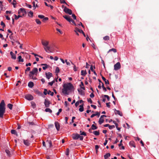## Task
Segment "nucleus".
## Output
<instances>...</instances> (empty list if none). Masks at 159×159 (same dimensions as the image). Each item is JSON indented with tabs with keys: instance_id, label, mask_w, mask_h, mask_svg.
<instances>
[{
	"instance_id": "1",
	"label": "nucleus",
	"mask_w": 159,
	"mask_h": 159,
	"mask_svg": "<svg viewBox=\"0 0 159 159\" xmlns=\"http://www.w3.org/2000/svg\"><path fill=\"white\" fill-rule=\"evenodd\" d=\"M63 88L62 90V92L63 94L66 95L69 94L74 89L73 84L70 83H66L63 84Z\"/></svg>"
},
{
	"instance_id": "2",
	"label": "nucleus",
	"mask_w": 159,
	"mask_h": 159,
	"mask_svg": "<svg viewBox=\"0 0 159 159\" xmlns=\"http://www.w3.org/2000/svg\"><path fill=\"white\" fill-rule=\"evenodd\" d=\"M41 43L43 46L44 50L48 53L53 52V51L49 46V42L46 39H43L41 40Z\"/></svg>"
},
{
	"instance_id": "3",
	"label": "nucleus",
	"mask_w": 159,
	"mask_h": 159,
	"mask_svg": "<svg viewBox=\"0 0 159 159\" xmlns=\"http://www.w3.org/2000/svg\"><path fill=\"white\" fill-rule=\"evenodd\" d=\"M5 110V104L4 101L2 100L0 103V118H3Z\"/></svg>"
},
{
	"instance_id": "4",
	"label": "nucleus",
	"mask_w": 159,
	"mask_h": 159,
	"mask_svg": "<svg viewBox=\"0 0 159 159\" xmlns=\"http://www.w3.org/2000/svg\"><path fill=\"white\" fill-rule=\"evenodd\" d=\"M38 69L37 68H34L32 71L30 72L29 74V76L33 80L37 79L34 76V75L38 72Z\"/></svg>"
},
{
	"instance_id": "5",
	"label": "nucleus",
	"mask_w": 159,
	"mask_h": 159,
	"mask_svg": "<svg viewBox=\"0 0 159 159\" xmlns=\"http://www.w3.org/2000/svg\"><path fill=\"white\" fill-rule=\"evenodd\" d=\"M72 138L74 140H77L80 139V140H83V137L82 136L77 133L73 134H72Z\"/></svg>"
},
{
	"instance_id": "6",
	"label": "nucleus",
	"mask_w": 159,
	"mask_h": 159,
	"mask_svg": "<svg viewBox=\"0 0 159 159\" xmlns=\"http://www.w3.org/2000/svg\"><path fill=\"white\" fill-rule=\"evenodd\" d=\"M18 13L20 17H22L26 15V11L24 8H21L18 11Z\"/></svg>"
},
{
	"instance_id": "7",
	"label": "nucleus",
	"mask_w": 159,
	"mask_h": 159,
	"mask_svg": "<svg viewBox=\"0 0 159 159\" xmlns=\"http://www.w3.org/2000/svg\"><path fill=\"white\" fill-rule=\"evenodd\" d=\"M104 117H106L105 115H103L101 116L98 120V123L100 125L102 124L104 121Z\"/></svg>"
},
{
	"instance_id": "8",
	"label": "nucleus",
	"mask_w": 159,
	"mask_h": 159,
	"mask_svg": "<svg viewBox=\"0 0 159 159\" xmlns=\"http://www.w3.org/2000/svg\"><path fill=\"white\" fill-rule=\"evenodd\" d=\"M121 67L120 63L119 62H117L114 65V70H119Z\"/></svg>"
},
{
	"instance_id": "9",
	"label": "nucleus",
	"mask_w": 159,
	"mask_h": 159,
	"mask_svg": "<svg viewBox=\"0 0 159 159\" xmlns=\"http://www.w3.org/2000/svg\"><path fill=\"white\" fill-rule=\"evenodd\" d=\"M25 98L28 100H32L33 99V96L30 94H27L25 96Z\"/></svg>"
},
{
	"instance_id": "10",
	"label": "nucleus",
	"mask_w": 159,
	"mask_h": 159,
	"mask_svg": "<svg viewBox=\"0 0 159 159\" xmlns=\"http://www.w3.org/2000/svg\"><path fill=\"white\" fill-rule=\"evenodd\" d=\"M64 11L65 12L69 14V15L72 14V11L70 9L66 7H65L64 8Z\"/></svg>"
},
{
	"instance_id": "11",
	"label": "nucleus",
	"mask_w": 159,
	"mask_h": 159,
	"mask_svg": "<svg viewBox=\"0 0 159 159\" xmlns=\"http://www.w3.org/2000/svg\"><path fill=\"white\" fill-rule=\"evenodd\" d=\"M85 90H84L82 89H78V91L79 93L82 95H85Z\"/></svg>"
},
{
	"instance_id": "12",
	"label": "nucleus",
	"mask_w": 159,
	"mask_h": 159,
	"mask_svg": "<svg viewBox=\"0 0 159 159\" xmlns=\"http://www.w3.org/2000/svg\"><path fill=\"white\" fill-rule=\"evenodd\" d=\"M74 31L75 32H79L80 33H82L84 35V33L83 31L82 30L79 29L78 28H75Z\"/></svg>"
},
{
	"instance_id": "13",
	"label": "nucleus",
	"mask_w": 159,
	"mask_h": 159,
	"mask_svg": "<svg viewBox=\"0 0 159 159\" xmlns=\"http://www.w3.org/2000/svg\"><path fill=\"white\" fill-rule=\"evenodd\" d=\"M55 125L57 130L59 131L60 129V125L59 123L57 122H55Z\"/></svg>"
},
{
	"instance_id": "14",
	"label": "nucleus",
	"mask_w": 159,
	"mask_h": 159,
	"mask_svg": "<svg viewBox=\"0 0 159 159\" xmlns=\"http://www.w3.org/2000/svg\"><path fill=\"white\" fill-rule=\"evenodd\" d=\"M44 103L46 107H49L50 102L49 101L45 99Z\"/></svg>"
},
{
	"instance_id": "15",
	"label": "nucleus",
	"mask_w": 159,
	"mask_h": 159,
	"mask_svg": "<svg viewBox=\"0 0 159 159\" xmlns=\"http://www.w3.org/2000/svg\"><path fill=\"white\" fill-rule=\"evenodd\" d=\"M129 145L131 147H136V146L134 142L133 141H130L129 143Z\"/></svg>"
},
{
	"instance_id": "16",
	"label": "nucleus",
	"mask_w": 159,
	"mask_h": 159,
	"mask_svg": "<svg viewBox=\"0 0 159 159\" xmlns=\"http://www.w3.org/2000/svg\"><path fill=\"white\" fill-rule=\"evenodd\" d=\"M46 78L49 79L52 76V73L50 72L48 73H46Z\"/></svg>"
},
{
	"instance_id": "17",
	"label": "nucleus",
	"mask_w": 159,
	"mask_h": 159,
	"mask_svg": "<svg viewBox=\"0 0 159 159\" xmlns=\"http://www.w3.org/2000/svg\"><path fill=\"white\" fill-rule=\"evenodd\" d=\"M63 17L68 21L70 22V20H71V18H70V17L66 15L64 16Z\"/></svg>"
},
{
	"instance_id": "18",
	"label": "nucleus",
	"mask_w": 159,
	"mask_h": 159,
	"mask_svg": "<svg viewBox=\"0 0 159 159\" xmlns=\"http://www.w3.org/2000/svg\"><path fill=\"white\" fill-rule=\"evenodd\" d=\"M104 98H106L108 101L109 100L110 98L109 97V96L107 95H104L102 100L103 102H105L106 101V99Z\"/></svg>"
},
{
	"instance_id": "19",
	"label": "nucleus",
	"mask_w": 159,
	"mask_h": 159,
	"mask_svg": "<svg viewBox=\"0 0 159 159\" xmlns=\"http://www.w3.org/2000/svg\"><path fill=\"white\" fill-rule=\"evenodd\" d=\"M10 54L11 56V58L13 59H16V55L12 52H10Z\"/></svg>"
},
{
	"instance_id": "20",
	"label": "nucleus",
	"mask_w": 159,
	"mask_h": 159,
	"mask_svg": "<svg viewBox=\"0 0 159 159\" xmlns=\"http://www.w3.org/2000/svg\"><path fill=\"white\" fill-rule=\"evenodd\" d=\"M80 108L79 109V111L80 112H82L84 110V104L83 103L80 106Z\"/></svg>"
},
{
	"instance_id": "21",
	"label": "nucleus",
	"mask_w": 159,
	"mask_h": 159,
	"mask_svg": "<svg viewBox=\"0 0 159 159\" xmlns=\"http://www.w3.org/2000/svg\"><path fill=\"white\" fill-rule=\"evenodd\" d=\"M87 74L86 70H82L81 71V75L83 76H85Z\"/></svg>"
},
{
	"instance_id": "22",
	"label": "nucleus",
	"mask_w": 159,
	"mask_h": 159,
	"mask_svg": "<svg viewBox=\"0 0 159 159\" xmlns=\"http://www.w3.org/2000/svg\"><path fill=\"white\" fill-rule=\"evenodd\" d=\"M41 65L43 66V70H46L48 67V65L47 64H41Z\"/></svg>"
},
{
	"instance_id": "23",
	"label": "nucleus",
	"mask_w": 159,
	"mask_h": 159,
	"mask_svg": "<svg viewBox=\"0 0 159 159\" xmlns=\"http://www.w3.org/2000/svg\"><path fill=\"white\" fill-rule=\"evenodd\" d=\"M34 86V83L32 82H30L28 84V86L30 88H32Z\"/></svg>"
},
{
	"instance_id": "24",
	"label": "nucleus",
	"mask_w": 159,
	"mask_h": 159,
	"mask_svg": "<svg viewBox=\"0 0 159 159\" xmlns=\"http://www.w3.org/2000/svg\"><path fill=\"white\" fill-rule=\"evenodd\" d=\"M102 79L105 82V84L107 85L109 84V81L107 80L104 77L102 76Z\"/></svg>"
},
{
	"instance_id": "25",
	"label": "nucleus",
	"mask_w": 159,
	"mask_h": 159,
	"mask_svg": "<svg viewBox=\"0 0 159 159\" xmlns=\"http://www.w3.org/2000/svg\"><path fill=\"white\" fill-rule=\"evenodd\" d=\"M80 89H82L84 90H85V88L84 86V84L83 82H81L80 84Z\"/></svg>"
},
{
	"instance_id": "26",
	"label": "nucleus",
	"mask_w": 159,
	"mask_h": 159,
	"mask_svg": "<svg viewBox=\"0 0 159 159\" xmlns=\"http://www.w3.org/2000/svg\"><path fill=\"white\" fill-rule=\"evenodd\" d=\"M24 143L26 146H29L30 144L29 141L28 140H24Z\"/></svg>"
},
{
	"instance_id": "27",
	"label": "nucleus",
	"mask_w": 159,
	"mask_h": 159,
	"mask_svg": "<svg viewBox=\"0 0 159 159\" xmlns=\"http://www.w3.org/2000/svg\"><path fill=\"white\" fill-rule=\"evenodd\" d=\"M18 61L20 62H23L24 61V59L22 58L21 56H19L18 57Z\"/></svg>"
},
{
	"instance_id": "28",
	"label": "nucleus",
	"mask_w": 159,
	"mask_h": 159,
	"mask_svg": "<svg viewBox=\"0 0 159 159\" xmlns=\"http://www.w3.org/2000/svg\"><path fill=\"white\" fill-rule=\"evenodd\" d=\"M103 39L105 41H108L110 39V37L107 35L106 36L103 38Z\"/></svg>"
},
{
	"instance_id": "29",
	"label": "nucleus",
	"mask_w": 159,
	"mask_h": 159,
	"mask_svg": "<svg viewBox=\"0 0 159 159\" xmlns=\"http://www.w3.org/2000/svg\"><path fill=\"white\" fill-rule=\"evenodd\" d=\"M111 155L109 153H108L104 156V157L105 159H107Z\"/></svg>"
},
{
	"instance_id": "30",
	"label": "nucleus",
	"mask_w": 159,
	"mask_h": 159,
	"mask_svg": "<svg viewBox=\"0 0 159 159\" xmlns=\"http://www.w3.org/2000/svg\"><path fill=\"white\" fill-rule=\"evenodd\" d=\"M115 113L121 116H122V112H120L119 111L116 110Z\"/></svg>"
},
{
	"instance_id": "31",
	"label": "nucleus",
	"mask_w": 159,
	"mask_h": 159,
	"mask_svg": "<svg viewBox=\"0 0 159 159\" xmlns=\"http://www.w3.org/2000/svg\"><path fill=\"white\" fill-rule=\"evenodd\" d=\"M35 21L36 23L39 25H40L41 24V22L39 20V19H35Z\"/></svg>"
},
{
	"instance_id": "32",
	"label": "nucleus",
	"mask_w": 159,
	"mask_h": 159,
	"mask_svg": "<svg viewBox=\"0 0 159 159\" xmlns=\"http://www.w3.org/2000/svg\"><path fill=\"white\" fill-rule=\"evenodd\" d=\"M112 51H113L114 52H117V50H116V49L114 48H112L111 49H110L109 50V51H108V52H109Z\"/></svg>"
},
{
	"instance_id": "33",
	"label": "nucleus",
	"mask_w": 159,
	"mask_h": 159,
	"mask_svg": "<svg viewBox=\"0 0 159 159\" xmlns=\"http://www.w3.org/2000/svg\"><path fill=\"white\" fill-rule=\"evenodd\" d=\"M93 134L96 135H98L99 134V132L97 131H94L93 132Z\"/></svg>"
},
{
	"instance_id": "34",
	"label": "nucleus",
	"mask_w": 159,
	"mask_h": 159,
	"mask_svg": "<svg viewBox=\"0 0 159 159\" xmlns=\"http://www.w3.org/2000/svg\"><path fill=\"white\" fill-rule=\"evenodd\" d=\"M28 16L31 17H32L33 16V13L32 11H30L28 14Z\"/></svg>"
},
{
	"instance_id": "35",
	"label": "nucleus",
	"mask_w": 159,
	"mask_h": 159,
	"mask_svg": "<svg viewBox=\"0 0 159 159\" xmlns=\"http://www.w3.org/2000/svg\"><path fill=\"white\" fill-rule=\"evenodd\" d=\"M45 111L46 112H49V113L52 112V110L49 108H46L45 110Z\"/></svg>"
},
{
	"instance_id": "36",
	"label": "nucleus",
	"mask_w": 159,
	"mask_h": 159,
	"mask_svg": "<svg viewBox=\"0 0 159 159\" xmlns=\"http://www.w3.org/2000/svg\"><path fill=\"white\" fill-rule=\"evenodd\" d=\"M32 106L33 108H35L36 107V104L34 102H31Z\"/></svg>"
},
{
	"instance_id": "37",
	"label": "nucleus",
	"mask_w": 159,
	"mask_h": 159,
	"mask_svg": "<svg viewBox=\"0 0 159 159\" xmlns=\"http://www.w3.org/2000/svg\"><path fill=\"white\" fill-rule=\"evenodd\" d=\"M8 107L10 109H12L13 107V105L11 104H8L7 105Z\"/></svg>"
},
{
	"instance_id": "38",
	"label": "nucleus",
	"mask_w": 159,
	"mask_h": 159,
	"mask_svg": "<svg viewBox=\"0 0 159 159\" xmlns=\"http://www.w3.org/2000/svg\"><path fill=\"white\" fill-rule=\"evenodd\" d=\"M33 7H34V10L35 9L36 7H38V6L37 4H35V2H33Z\"/></svg>"
},
{
	"instance_id": "39",
	"label": "nucleus",
	"mask_w": 159,
	"mask_h": 159,
	"mask_svg": "<svg viewBox=\"0 0 159 159\" xmlns=\"http://www.w3.org/2000/svg\"><path fill=\"white\" fill-rule=\"evenodd\" d=\"M80 132L81 135H83L84 136H86V133L84 132H82V131L80 130Z\"/></svg>"
},
{
	"instance_id": "40",
	"label": "nucleus",
	"mask_w": 159,
	"mask_h": 159,
	"mask_svg": "<svg viewBox=\"0 0 159 159\" xmlns=\"http://www.w3.org/2000/svg\"><path fill=\"white\" fill-rule=\"evenodd\" d=\"M15 16V19L16 20H18L20 17H21L20 16L18 15V16H17L16 15L14 14Z\"/></svg>"
},
{
	"instance_id": "41",
	"label": "nucleus",
	"mask_w": 159,
	"mask_h": 159,
	"mask_svg": "<svg viewBox=\"0 0 159 159\" xmlns=\"http://www.w3.org/2000/svg\"><path fill=\"white\" fill-rule=\"evenodd\" d=\"M97 129V127L94 125H92V129L93 130L96 129Z\"/></svg>"
},
{
	"instance_id": "42",
	"label": "nucleus",
	"mask_w": 159,
	"mask_h": 159,
	"mask_svg": "<svg viewBox=\"0 0 159 159\" xmlns=\"http://www.w3.org/2000/svg\"><path fill=\"white\" fill-rule=\"evenodd\" d=\"M48 94H50L52 96H53V94H54L53 93V92H51L50 90H49L48 91Z\"/></svg>"
},
{
	"instance_id": "43",
	"label": "nucleus",
	"mask_w": 159,
	"mask_h": 159,
	"mask_svg": "<svg viewBox=\"0 0 159 159\" xmlns=\"http://www.w3.org/2000/svg\"><path fill=\"white\" fill-rule=\"evenodd\" d=\"M55 81L54 80H53L51 82H49L48 83V84L49 85L51 86H52V85L54 84V83H55Z\"/></svg>"
},
{
	"instance_id": "44",
	"label": "nucleus",
	"mask_w": 159,
	"mask_h": 159,
	"mask_svg": "<svg viewBox=\"0 0 159 159\" xmlns=\"http://www.w3.org/2000/svg\"><path fill=\"white\" fill-rule=\"evenodd\" d=\"M56 30L58 32L61 34H63V32L62 31H61L58 28H56Z\"/></svg>"
},
{
	"instance_id": "45",
	"label": "nucleus",
	"mask_w": 159,
	"mask_h": 159,
	"mask_svg": "<svg viewBox=\"0 0 159 159\" xmlns=\"http://www.w3.org/2000/svg\"><path fill=\"white\" fill-rule=\"evenodd\" d=\"M69 150L68 148H67L66 149V155L68 156L69 155Z\"/></svg>"
},
{
	"instance_id": "46",
	"label": "nucleus",
	"mask_w": 159,
	"mask_h": 159,
	"mask_svg": "<svg viewBox=\"0 0 159 159\" xmlns=\"http://www.w3.org/2000/svg\"><path fill=\"white\" fill-rule=\"evenodd\" d=\"M1 25L2 26L3 28H4L5 27V25L2 21L1 22Z\"/></svg>"
},
{
	"instance_id": "47",
	"label": "nucleus",
	"mask_w": 159,
	"mask_h": 159,
	"mask_svg": "<svg viewBox=\"0 0 159 159\" xmlns=\"http://www.w3.org/2000/svg\"><path fill=\"white\" fill-rule=\"evenodd\" d=\"M11 133L12 134H16V130L14 129H12L11 131Z\"/></svg>"
},
{
	"instance_id": "48",
	"label": "nucleus",
	"mask_w": 159,
	"mask_h": 159,
	"mask_svg": "<svg viewBox=\"0 0 159 159\" xmlns=\"http://www.w3.org/2000/svg\"><path fill=\"white\" fill-rule=\"evenodd\" d=\"M38 17L40 19H43L44 17V16L43 15H39Z\"/></svg>"
},
{
	"instance_id": "49",
	"label": "nucleus",
	"mask_w": 159,
	"mask_h": 159,
	"mask_svg": "<svg viewBox=\"0 0 159 159\" xmlns=\"http://www.w3.org/2000/svg\"><path fill=\"white\" fill-rule=\"evenodd\" d=\"M5 152L8 155V156H9L10 155V152L9 150H5Z\"/></svg>"
},
{
	"instance_id": "50",
	"label": "nucleus",
	"mask_w": 159,
	"mask_h": 159,
	"mask_svg": "<svg viewBox=\"0 0 159 159\" xmlns=\"http://www.w3.org/2000/svg\"><path fill=\"white\" fill-rule=\"evenodd\" d=\"M48 20V18L47 17H44V18L43 19V22H45V21Z\"/></svg>"
},
{
	"instance_id": "51",
	"label": "nucleus",
	"mask_w": 159,
	"mask_h": 159,
	"mask_svg": "<svg viewBox=\"0 0 159 159\" xmlns=\"http://www.w3.org/2000/svg\"><path fill=\"white\" fill-rule=\"evenodd\" d=\"M94 114L95 115V116H98V117H99L100 116V113H99L98 111H96L95 112V114Z\"/></svg>"
},
{
	"instance_id": "52",
	"label": "nucleus",
	"mask_w": 159,
	"mask_h": 159,
	"mask_svg": "<svg viewBox=\"0 0 159 159\" xmlns=\"http://www.w3.org/2000/svg\"><path fill=\"white\" fill-rule=\"evenodd\" d=\"M108 127H109V128L110 129H113V128H114L115 127V126L114 125H109V126H108Z\"/></svg>"
},
{
	"instance_id": "53",
	"label": "nucleus",
	"mask_w": 159,
	"mask_h": 159,
	"mask_svg": "<svg viewBox=\"0 0 159 159\" xmlns=\"http://www.w3.org/2000/svg\"><path fill=\"white\" fill-rule=\"evenodd\" d=\"M61 3H65L67 4V3L65 2V0H60Z\"/></svg>"
},
{
	"instance_id": "54",
	"label": "nucleus",
	"mask_w": 159,
	"mask_h": 159,
	"mask_svg": "<svg viewBox=\"0 0 159 159\" xmlns=\"http://www.w3.org/2000/svg\"><path fill=\"white\" fill-rule=\"evenodd\" d=\"M65 62H66V64L67 65H69V66L70 65V62H69V61H67V60H66V59L65 60Z\"/></svg>"
},
{
	"instance_id": "55",
	"label": "nucleus",
	"mask_w": 159,
	"mask_h": 159,
	"mask_svg": "<svg viewBox=\"0 0 159 159\" xmlns=\"http://www.w3.org/2000/svg\"><path fill=\"white\" fill-rule=\"evenodd\" d=\"M99 148V147L98 145H96L95 146V149H96V150L97 152L98 150V149Z\"/></svg>"
},
{
	"instance_id": "56",
	"label": "nucleus",
	"mask_w": 159,
	"mask_h": 159,
	"mask_svg": "<svg viewBox=\"0 0 159 159\" xmlns=\"http://www.w3.org/2000/svg\"><path fill=\"white\" fill-rule=\"evenodd\" d=\"M110 102H108V103H106V106H107V107L109 108L110 107Z\"/></svg>"
},
{
	"instance_id": "57",
	"label": "nucleus",
	"mask_w": 159,
	"mask_h": 159,
	"mask_svg": "<svg viewBox=\"0 0 159 159\" xmlns=\"http://www.w3.org/2000/svg\"><path fill=\"white\" fill-rule=\"evenodd\" d=\"M88 101L90 102L91 103H92L93 102L91 98H89L88 99Z\"/></svg>"
},
{
	"instance_id": "58",
	"label": "nucleus",
	"mask_w": 159,
	"mask_h": 159,
	"mask_svg": "<svg viewBox=\"0 0 159 159\" xmlns=\"http://www.w3.org/2000/svg\"><path fill=\"white\" fill-rule=\"evenodd\" d=\"M30 70V67H27L25 70V72H26V71H29Z\"/></svg>"
},
{
	"instance_id": "59",
	"label": "nucleus",
	"mask_w": 159,
	"mask_h": 159,
	"mask_svg": "<svg viewBox=\"0 0 159 159\" xmlns=\"http://www.w3.org/2000/svg\"><path fill=\"white\" fill-rule=\"evenodd\" d=\"M68 117H65V123L66 124H67L68 123V122H67V120H68Z\"/></svg>"
},
{
	"instance_id": "60",
	"label": "nucleus",
	"mask_w": 159,
	"mask_h": 159,
	"mask_svg": "<svg viewBox=\"0 0 159 159\" xmlns=\"http://www.w3.org/2000/svg\"><path fill=\"white\" fill-rule=\"evenodd\" d=\"M72 16L74 19L75 20L76 19V16L74 14H72Z\"/></svg>"
},
{
	"instance_id": "61",
	"label": "nucleus",
	"mask_w": 159,
	"mask_h": 159,
	"mask_svg": "<svg viewBox=\"0 0 159 159\" xmlns=\"http://www.w3.org/2000/svg\"><path fill=\"white\" fill-rule=\"evenodd\" d=\"M90 96L91 98H93L94 96V95L93 93H92L90 95Z\"/></svg>"
},
{
	"instance_id": "62",
	"label": "nucleus",
	"mask_w": 159,
	"mask_h": 159,
	"mask_svg": "<svg viewBox=\"0 0 159 159\" xmlns=\"http://www.w3.org/2000/svg\"><path fill=\"white\" fill-rule=\"evenodd\" d=\"M73 70L75 71H76L77 70V68L75 66H74Z\"/></svg>"
},
{
	"instance_id": "63",
	"label": "nucleus",
	"mask_w": 159,
	"mask_h": 159,
	"mask_svg": "<svg viewBox=\"0 0 159 159\" xmlns=\"http://www.w3.org/2000/svg\"><path fill=\"white\" fill-rule=\"evenodd\" d=\"M56 71L57 73H58L59 72V69L58 67H57Z\"/></svg>"
},
{
	"instance_id": "64",
	"label": "nucleus",
	"mask_w": 159,
	"mask_h": 159,
	"mask_svg": "<svg viewBox=\"0 0 159 159\" xmlns=\"http://www.w3.org/2000/svg\"><path fill=\"white\" fill-rule=\"evenodd\" d=\"M91 106L93 107L94 109H96V106L95 105H91Z\"/></svg>"
}]
</instances>
